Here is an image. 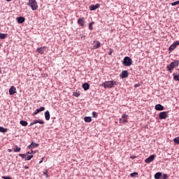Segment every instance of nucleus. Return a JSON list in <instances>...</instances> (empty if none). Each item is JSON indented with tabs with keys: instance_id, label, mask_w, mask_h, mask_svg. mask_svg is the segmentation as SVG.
Returning <instances> with one entry per match:
<instances>
[{
	"instance_id": "c85d7f7f",
	"label": "nucleus",
	"mask_w": 179,
	"mask_h": 179,
	"mask_svg": "<svg viewBox=\"0 0 179 179\" xmlns=\"http://www.w3.org/2000/svg\"><path fill=\"white\" fill-rule=\"evenodd\" d=\"M130 176L133 178L138 177V172H134L130 174Z\"/></svg>"
},
{
	"instance_id": "9b49d317",
	"label": "nucleus",
	"mask_w": 179,
	"mask_h": 179,
	"mask_svg": "<svg viewBox=\"0 0 179 179\" xmlns=\"http://www.w3.org/2000/svg\"><path fill=\"white\" fill-rule=\"evenodd\" d=\"M78 24H80L81 27H84L85 26V17H80L77 21Z\"/></svg>"
},
{
	"instance_id": "b1692460",
	"label": "nucleus",
	"mask_w": 179,
	"mask_h": 179,
	"mask_svg": "<svg viewBox=\"0 0 179 179\" xmlns=\"http://www.w3.org/2000/svg\"><path fill=\"white\" fill-rule=\"evenodd\" d=\"M84 121L85 122H92V117L86 116L84 117Z\"/></svg>"
},
{
	"instance_id": "a18cd8bd",
	"label": "nucleus",
	"mask_w": 179,
	"mask_h": 179,
	"mask_svg": "<svg viewBox=\"0 0 179 179\" xmlns=\"http://www.w3.org/2000/svg\"><path fill=\"white\" fill-rule=\"evenodd\" d=\"M139 86H141L140 84H136V85H134V87H139Z\"/></svg>"
},
{
	"instance_id": "ddd939ff",
	"label": "nucleus",
	"mask_w": 179,
	"mask_h": 179,
	"mask_svg": "<svg viewBox=\"0 0 179 179\" xmlns=\"http://www.w3.org/2000/svg\"><path fill=\"white\" fill-rule=\"evenodd\" d=\"M45 46H43V47H41V48H38L36 49V51L41 54V55H43V54H44L45 51Z\"/></svg>"
},
{
	"instance_id": "4c0bfd02",
	"label": "nucleus",
	"mask_w": 179,
	"mask_h": 179,
	"mask_svg": "<svg viewBox=\"0 0 179 179\" xmlns=\"http://www.w3.org/2000/svg\"><path fill=\"white\" fill-rule=\"evenodd\" d=\"M38 110H39L40 113H41V111H44V110H45V108L44 106L40 107V108H38Z\"/></svg>"
},
{
	"instance_id": "de8ad7c7",
	"label": "nucleus",
	"mask_w": 179,
	"mask_h": 179,
	"mask_svg": "<svg viewBox=\"0 0 179 179\" xmlns=\"http://www.w3.org/2000/svg\"><path fill=\"white\" fill-rule=\"evenodd\" d=\"M24 169H25V170H28V169H29V166H24Z\"/></svg>"
},
{
	"instance_id": "9d476101",
	"label": "nucleus",
	"mask_w": 179,
	"mask_h": 179,
	"mask_svg": "<svg viewBox=\"0 0 179 179\" xmlns=\"http://www.w3.org/2000/svg\"><path fill=\"white\" fill-rule=\"evenodd\" d=\"M155 157H156L155 155H151L149 157L145 159V162L148 164L152 163V162L155 160Z\"/></svg>"
},
{
	"instance_id": "49530a36",
	"label": "nucleus",
	"mask_w": 179,
	"mask_h": 179,
	"mask_svg": "<svg viewBox=\"0 0 179 179\" xmlns=\"http://www.w3.org/2000/svg\"><path fill=\"white\" fill-rule=\"evenodd\" d=\"M43 160H44V157H43V158H42V160H41V161L39 162V164H41V163L43 162Z\"/></svg>"
},
{
	"instance_id": "09e8293b",
	"label": "nucleus",
	"mask_w": 179,
	"mask_h": 179,
	"mask_svg": "<svg viewBox=\"0 0 179 179\" xmlns=\"http://www.w3.org/2000/svg\"><path fill=\"white\" fill-rule=\"evenodd\" d=\"M8 152H12V150L8 149Z\"/></svg>"
},
{
	"instance_id": "37998d69",
	"label": "nucleus",
	"mask_w": 179,
	"mask_h": 179,
	"mask_svg": "<svg viewBox=\"0 0 179 179\" xmlns=\"http://www.w3.org/2000/svg\"><path fill=\"white\" fill-rule=\"evenodd\" d=\"M2 178L3 179H12V178H10V176H3Z\"/></svg>"
},
{
	"instance_id": "a211bd4d",
	"label": "nucleus",
	"mask_w": 179,
	"mask_h": 179,
	"mask_svg": "<svg viewBox=\"0 0 179 179\" xmlns=\"http://www.w3.org/2000/svg\"><path fill=\"white\" fill-rule=\"evenodd\" d=\"M50 118H51V115H50V111L46 110L45 112V119L46 120V121H50Z\"/></svg>"
},
{
	"instance_id": "3c124183",
	"label": "nucleus",
	"mask_w": 179,
	"mask_h": 179,
	"mask_svg": "<svg viewBox=\"0 0 179 179\" xmlns=\"http://www.w3.org/2000/svg\"><path fill=\"white\" fill-rule=\"evenodd\" d=\"M2 46V45L1 44H0V48H1V47Z\"/></svg>"
},
{
	"instance_id": "bb28decb",
	"label": "nucleus",
	"mask_w": 179,
	"mask_h": 179,
	"mask_svg": "<svg viewBox=\"0 0 179 179\" xmlns=\"http://www.w3.org/2000/svg\"><path fill=\"white\" fill-rule=\"evenodd\" d=\"M173 76L174 80L179 81V73L178 74L173 73Z\"/></svg>"
},
{
	"instance_id": "39448f33",
	"label": "nucleus",
	"mask_w": 179,
	"mask_h": 179,
	"mask_svg": "<svg viewBox=\"0 0 179 179\" xmlns=\"http://www.w3.org/2000/svg\"><path fill=\"white\" fill-rule=\"evenodd\" d=\"M178 45H179V41H177L176 42H174L172 45H171L168 50L170 52H171L174 51L176 48L178 47Z\"/></svg>"
},
{
	"instance_id": "1a4fd4ad",
	"label": "nucleus",
	"mask_w": 179,
	"mask_h": 179,
	"mask_svg": "<svg viewBox=\"0 0 179 179\" xmlns=\"http://www.w3.org/2000/svg\"><path fill=\"white\" fill-rule=\"evenodd\" d=\"M169 112H166V111H163V112H161L159 113V120H166V118H167L168 114Z\"/></svg>"
},
{
	"instance_id": "a878e982",
	"label": "nucleus",
	"mask_w": 179,
	"mask_h": 179,
	"mask_svg": "<svg viewBox=\"0 0 179 179\" xmlns=\"http://www.w3.org/2000/svg\"><path fill=\"white\" fill-rule=\"evenodd\" d=\"M20 150H22V148H19L17 145H15L13 151L15 153H17V152H20Z\"/></svg>"
},
{
	"instance_id": "412c9836",
	"label": "nucleus",
	"mask_w": 179,
	"mask_h": 179,
	"mask_svg": "<svg viewBox=\"0 0 179 179\" xmlns=\"http://www.w3.org/2000/svg\"><path fill=\"white\" fill-rule=\"evenodd\" d=\"M20 125H22V127H27V125L29 124L27 121H25V120H21L20 122Z\"/></svg>"
},
{
	"instance_id": "72a5a7b5",
	"label": "nucleus",
	"mask_w": 179,
	"mask_h": 179,
	"mask_svg": "<svg viewBox=\"0 0 179 179\" xmlns=\"http://www.w3.org/2000/svg\"><path fill=\"white\" fill-rule=\"evenodd\" d=\"M92 117L94 118H97V117H99V115L97 114L96 112H92Z\"/></svg>"
},
{
	"instance_id": "f3484780",
	"label": "nucleus",
	"mask_w": 179,
	"mask_h": 179,
	"mask_svg": "<svg viewBox=\"0 0 179 179\" xmlns=\"http://www.w3.org/2000/svg\"><path fill=\"white\" fill-rule=\"evenodd\" d=\"M82 87L86 92V91L89 90V89H90V85H89V83H85L83 84Z\"/></svg>"
},
{
	"instance_id": "8fccbe9b",
	"label": "nucleus",
	"mask_w": 179,
	"mask_h": 179,
	"mask_svg": "<svg viewBox=\"0 0 179 179\" xmlns=\"http://www.w3.org/2000/svg\"><path fill=\"white\" fill-rule=\"evenodd\" d=\"M12 0H6L7 2H10Z\"/></svg>"
},
{
	"instance_id": "e433bc0d",
	"label": "nucleus",
	"mask_w": 179,
	"mask_h": 179,
	"mask_svg": "<svg viewBox=\"0 0 179 179\" xmlns=\"http://www.w3.org/2000/svg\"><path fill=\"white\" fill-rule=\"evenodd\" d=\"M36 153L35 151H33V150H31V152H27V155H34Z\"/></svg>"
},
{
	"instance_id": "dca6fc26",
	"label": "nucleus",
	"mask_w": 179,
	"mask_h": 179,
	"mask_svg": "<svg viewBox=\"0 0 179 179\" xmlns=\"http://www.w3.org/2000/svg\"><path fill=\"white\" fill-rule=\"evenodd\" d=\"M100 8V4L96 3V5H91L90 6V10H96V9H99Z\"/></svg>"
},
{
	"instance_id": "c9c22d12",
	"label": "nucleus",
	"mask_w": 179,
	"mask_h": 179,
	"mask_svg": "<svg viewBox=\"0 0 179 179\" xmlns=\"http://www.w3.org/2000/svg\"><path fill=\"white\" fill-rule=\"evenodd\" d=\"M34 156L33 155H29L26 157L25 160H31L33 159Z\"/></svg>"
},
{
	"instance_id": "58836bf2",
	"label": "nucleus",
	"mask_w": 179,
	"mask_h": 179,
	"mask_svg": "<svg viewBox=\"0 0 179 179\" xmlns=\"http://www.w3.org/2000/svg\"><path fill=\"white\" fill-rule=\"evenodd\" d=\"M167 178H169V176L166 173H164L162 175V179H167Z\"/></svg>"
},
{
	"instance_id": "cd10ccee",
	"label": "nucleus",
	"mask_w": 179,
	"mask_h": 179,
	"mask_svg": "<svg viewBox=\"0 0 179 179\" xmlns=\"http://www.w3.org/2000/svg\"><path fill=\"white\" fill-rule=\"evenodd\" d=\"M73 96H74V97H79V96H80V92H73Z\"/></svg>"
},
{
	"instance_id": "393cba45",
	"label": "nucleus",
	"mask_w": 179,
	"mask_h": 179,
	"mask_svg": "<svg viewBox=\"0 0 179 179\" xmlns=\"http://www.w3.org/2000/svg\"><path fill=\"white\" fill-rule=\"evenodd\" d=\"M154 177L155 179H160V178L162 177V172L156 173Z\"/></svg>"
},
{
	"instance_id": "7ed1b4c3",
	"label": "nucleus",
	"mask_w": 179,
	"mask_h": 179,
	"mask_svg": "<svg viewBox=\"0 0 179 179\" xmlns=\"http://www.w3.org/2000/svg\"><path fill=\"white\" fill-rule=\"evenodd\" d=\"M29 6H30L32 10H37L38 9V5L37 4V1L36 0H29Z\"/></svg>"
},
{
	"instance_id": "6e6552de",
	"label": "nucleus",
	"mask_w": 179,
	"mask_h": 179,
	"mask_svg": "<svg viewBox=\"0 0 179 179\" xmlns=\"http://www.w3.org/2000/svg\"><path fill=\"white\" fill-rule=\"evenodd\" d=\"M39 144L37 143L31 142L29 145L27 146V149L29 150H33V149H36V148H38Z\"/></svg>"
},
{
	"instance_id": "6ab92c4d",
	"label": "nucleus",
	"mask_w": 179,
	"mask_h": 179,
	"mask_svg": "<svg viewBox=\"0 0 179 179\" xmlns=\"http://www.w3.org/2000/svg\"><path fill=\"white\" fill-rule=\"evenodd\" d=\"M24 20H26V19L24 17H17V22L20 24H21L22 23H24Z\"/></svg>"
},
{
	"instance_id": "aec40b11",
	"label": "nucleus",
	"mask_w": 179,
	"mask_h": 179,
	"mask_svg": "<svg viewBox=\"0 0 179 179\" xmlns=\"http://www.w3.org/2000/svg\"><path fill=\"white\" fill-rule=\"evenodd\" d=\"M122 119L123 120V122L127 124V122H128V115L124 113L123 115H122Z\"/></svg>"
},
{
	"instance_id": "f8f14e48",
	"label": "nucleus",
	"mask_w": 179,
	"mask_h": 179,
	"mask_svg": "<svg viewBox=\"0 0 179 179\" xmlns=\"http://www.w3.org/2000/svg\"><path fill=\"white\" fill-rule=\"evenodd\" d=\"M15 93H17L16 87H15V86H11L10 88L9 89V95L13 96Z\"/></svg>"
},
{
	"instance_id": "473e14b6",
	"label": "nucleus",
	"mask_w": 179,
	"mask_h": 179,
	"mask_svg": "<svg viewBox=\"0 0 179 179\" xmlns=\"http://www.w3.org/2000/svg\"><path fill=\"white\" fill-rule=\"evenodd\" d=\"M172 6H176V5H179V1H176L171 3Z\"/></svg>"
},
{
	"instance_id": "20e7f679",
	"label": "nucleus",
	"mask_w": 179,
	"mask_h": 179,
	"mask_svg": "<svg viewBox=\"0 0 179 179\" xmlns=\"http://www.w3.org/2000/svg\"><path fill=\"white\" fill-rule=\"evenodd\" d=\"M122 64L124 66H131V65H132V59L129 57H125L123 59Z\"/></svg>"
},
{
	"instance_id": "f257e3e1",
	"label": "nucleus",
	"mask_w": 179,
	"mask_h": 179,
	"mask_svg": "<svg viewBox=\"0 0 179 179\" xmlns=\"http://www.w3.org/2000/svg\"><path fill=\"white\" fill-rule=\"evenodd\" d=\"M117 83H118V82L114 80L105 81L101 85V86L104 87V89H113V87H114Z\"/></svg>"
},
{
	"instance_id": "2f4dec72",
	"label": "nucleus",
	"mask_w": 179,
	"mask_h": 179,
	"mask_svg": "<svg viewBox=\"0 0 179 179\" xmlns=\"http://www.w3.org/2000/svg\"><path fill=\"white\" fill-rule=\"evenodd\" d=\"M20 157H22V159H25L26 160V156H27V154H20Z\"/></svg>"
},
{
	"instance_id": "5701e85b",
	"label": "nucleus",
	"mask_w": 179,
	"mask_h": 179,
	"mask_svg": "<svg viewBox=\"0 0 179 179\" xmlns=\"http://www.w3.org/2000/svg\"><path fill=\"white\" fill-rule=\"evenodd\" d=\"M8 36V34L0 33V40H5Z\"/></svg>"
},
{
	"instance_id": "f03ea898",
	"label": "nucleus",
	"mask_w": 179,
	"mask_h": 179,
	"mask_svg": "<svg viewBox=\"0 0 179 179\" xmlns=\"http://www.w3.org/2000/svg\"><path fill=\"white\" fill-rule=\"evenodd\" d=\"M178 65H179V61L175 60L171 62V64L166 66V69L168 72H170V73H171V72H173V69H174V68H177Z\"/></svg>"
},
{
	"instance_id": "603ef678",
	"label": "nucleus",
	"mask_w": 179,
	"mask_h": 179,
	"mask_svg": "<svg viewBox=\"0 0 179 179\" xmlns=\"http://www.w3.org/2000/svg\"><path fill=\"white\" fill-rule=\"evenodd\" d=\"M0 73H1V68H0Z\"/></svg>"
},
{
	"instance_id": "7c9ffc66",
	"label": "nucleus",
	"mask_w": 179,
	"mask_h": 179,
	"mask_svg": "<svg viewBox=\"0 0 179 179\" xmlns=\"http://www.w3.org/2000/svg\"><path fill=\"white\" fill-rule=\"evenodd\" d=\"M174 143H176V145H179V136L173 138Z\"/></svg>"
},
{
	"instance_id": "0eeeda50",
	"label": "nucleus",
	"mask_w": 179,
	"mask_h": 179,
	"mask_svg": "<svg viewBox=\"0 0 179 179\" xmlns=\"http://www.w3.org/2000/svg\"><path fill=\"white\" fill-rule=\"evenodd\" d=\"M95 44L92 48H91V50H97V48H100L101 47V43H100L99 41L94 40L92 43V45Z\"/></svg>"
},
{
	"instance_id": "2eb2a0df",
	"label": "nucleus",
	"mask_w": 179,
	"mask_h": 179,
	"mask_svg": "<svg viewBox=\"0 0 179 179\" xmlns=\"http://www.w3.org/2000/svg\"><path fill=\"white\" fill-rule=\"evenodd\" d=\"M155 110H157V111H163V110H164V106L162 104H157L155 106Z\"/></svg>"
},
{
	"instance_id": "423d86ee",
	"label": "nucleus",
	"mask_w": 179,
	"mask_h": 179,
	"mask_svg": "<svg viewBox=\"0 0 179 179\" xmlns=\"http://www.w3.org/2000/svg\"><path fill=\"white\" fill-rule=\"evenodd\" d=\"M35 124H41V125H43V124H45L44 120H34L29 124V127H32V125H35Z\"/></svg>"
},
{
	"instance_id": "4468645a",
	"label": "nucleus",
	"mask_w": 179,
	"mask_h": 179,
	"mask_svg": "<svg viewBox=\"0 0 179 179\" xmlns=\"http://www.w3.org/2000/svg\"><path fill=\"white\" fill-rule=\"evenodd\" d=\"M120 76V78H122V79H125V78H128V71L125 70L122 71Z\"/></svg>"
},
{
	"instance_id": "a19ab883",
	"label": "nucleus",
	"mask_w": 179,
	"mask_h": 179,
	"mask_svg": "<svg viewBox=\"0 0 179 179\" xmlns=\"http://www.w3.org/2000/svg\"><path fill=\"white\" fill-rule=\"evenodd\" d=\"M113 52H114V50L110 48V50H109L108 54H109V55H111Z\"/></svg>"
},
{
	"instance_id": "ea45409f",
	"label": "nucleus",
	"mask_w": 179,
	"mask_h": 179,
	"mask_svg": "<svg viewBox=\"0 0 179 179\" xmlns=\"http://www.w3.org/2000/svg\"><path fill=\"white\" fill-rule=\"evenodd\" d=\"M40 113V110L38 109H36L35 112L33 113V115H37Z\"/></svg>"
},
{
	"instance_id": "c756f323",
	"label": "nucleus",
	"mask_w": 179,
	"mask_h": 179,
	"mask_svg": "<svg viewBox=\"0 0 179 179\" xmlns=\"http://www.w3.org/2000/svg\"><path fill=\"white\" fill-rule=\"evenodd\" d=\"M93 24H94V22H90L89 24V29L93 30Z\"/></svg>"
},
{
	"instance_id": "79ce46f5",
	"label": "nucleus",
	"mask_w": 179,
	"mask_h": 179,
	"mask_svg": "<svg viewBox=\"0 0 179 179\" xmlns=\"http://www.w3.org/2000/svg\"><path fill=\"white\" fill-rule=\"evenodd\" d=\"M119 122H120V124H125L124 122V120H122V118H120V119L119 120Z\"/></svg>"
},
{
	"instance_id": "f704fd0d",
	"label": "nucleus",
	"mask_w": 179,
	"mask_h": 179,
	"mask_svg": "<svg viewBox=\"0 0 179 179\" xmlns=\"http://www.w3.org/2000/svg\"><path fill=\"white\" fill-rule=\"evenodd\" d=\"M43 175L45 176V178H48V170H45V171L43 172Z\"/></svg>"
},
{
	"instance_id": "4be33fe9",
	"label": "nucleus",
	"mask_w": 179,
	"mask_h": 179,
	"mask_svg": "<svg viewBox=\"0 0 179 179\" xmlns=\"http://www.w3.org/2000/svg\"><path fill=\"white\" fill-rule=\"evenodd\" d=\"M0 132L2 134H6V132H8V129L3 127H0Z\"/></svg>"
},
{
	"instance_id": "c03bdc74",
	"label": "nucleus",
	"mask_w": 179,
	"mask_h": 179,
	"mask_svg": "<svg viewBox=\"0 0 179 179\" xmlns=\"http://www.w3.org/2000/svg\"><path fill=\"white\" fill-rule=\"evenodd\" d=\"M130 159H136V156H135V155H131V156L130 157Z\"/></svg>"
}]
</instances>
